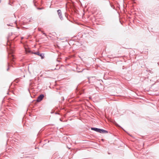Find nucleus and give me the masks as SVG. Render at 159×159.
<instances>
[{
	"label": "nucleus",
	"mask_w": 159,
	"mask_h": 159,
	"mask_svg": "<svg viewBox=\"0 0 159 159\" xmlns=\"http://www.w3.org/2000/svg\"><path fill=\"white\" fill-rule=\"evenodd\" d=\"M91 129L100 133H108L107 130L92 127L91 128Z\"/></svg>",
	"instance_id": "1"
},
{
	"label": "nucleus",
	"mask_w": 159,
	"mask_h": 159,
	"mask_svg": "<svg viewBox=\"0 0 159 159\" xmlns=\"http://www.w3.org/2000/svg\"><path fill=\"white\" fill-rule=\"evenodd\" d=\"M14 51L12 49H11L9 51H8L9 58L11 61L13 60L14 59V57L12 54L13 53Z\"/></svg>",
	"instance_id": "2"
},
{
	"label": "nucleus",
	"mask_w": 159,
	"mask_h": 159,
	"mask_svg": "<svg viewBox=\"0 0 159 159\" xmlns=\"http://www.w3.org/2000/svg\"><path fill=\"white\" fill-rule=\"evenodd\" d=\"M57 12L60 19L61 20H62L63 19L62 17V15L61 10H60V9L58 10H57Z\"/></svg>",
	"instance_id": "3"
},
{
	"label": "nucleus",
	"mask_w": 159,
	"mask_h": 159,
	"mask_svg": "<svg viewBox=\"0 0 159 159\" xmlns=\"http://www.w3.org/2000/svg\"><path fill=\"white\" fill-rule=\"evenodd\" d=\"M44 97V95L43 94H41L38 96L37 99V101L39 102L41 101Z\"/></svg>",
	"instance_id": "4"
},
{
	"label": "nucleus",
	"mask_w": 159,
	"mask_h": 159,
	"mask_svg": "<svg viewBox=\"0 0 159 159\" xmlns=\"http://www.w3.org/2000/svg\"><path fill=\"white\" fill-rule=\"evenodd\" d=\"M33 53L40 56L41 57V59H43V58L44 54L43 53H40L39 52H36Z\"/></svg>",
	"instance_id": "5"
},
{
	"label": "nucleus",
	"mask_w": 159,
	"mask_h": 159,
	"mask_svg": "<svg viewBox=\"0 0 159 159\" xmlns=\"http://www.w3.org/2000/svg\"><path fill=\"white\" fill-rule=\"evenodd\" d=\"M25 51L26 53L29 52H30V51L29 49H25Z\"/></svg>",
	"instance_id": "6"
},
{
	"label": "nucleus",
	"mask_w": 159,
	"mask_h": 159,
	"mask_svg": "<svg viewBox=\"0 0 159 159\" xmlns=\"http://www.w3.org/2000/svg\"><path fill=\"white\" fill-rule=\"evenodd\" d=\"M43 34H44V35H46V34H45V33H43Z\"/></svg>",
	"instance_id": "7"
},
{
	"label": "nucleus",
	"mask_w": 159,
	"mask_h": 159,
	"mask_svg": "<svg viewBox=\"0 0 159 159\" xmlns=\"http://www.w3.org/2000/svg\"><path fill=\"white\" fill-rule=\"evenodd\" d=\"M9 68H8L7 69V70L8 71L9 70Z\"/></svg>",
	"instance_id": "8"
},
{
	"label": "nucleus",
	"mask_w": 159,
	"mask_h": 159,
	"mask_svg": "<svg viewBox=\"0 0 159 159\" xmlns=\"http://www.w3.org/2000/svg\"><path fill=\"white\" fill-rule=\"evenodd\" d=\"M1 0H0V3L1 2Z\"/></svg>",
	"instance_id": "9"
},
{
	"label": "nucleus",
	"mask_w": 159,
	"mask_h": 159,
	"mask_svg": "<svg viewBox=\"0 0 159 159\" xmlns=\"http://www.w3.org/2000/svg\"><path fill=\"white\" fill-rule=\"evenodd\" d=\"M60 121H61V119H60Z\"/></svg>",
	"instance_id": "10"
},
{
	"label": "nucleus",
	"mask_w": 159,
	"mask_h": 159,
	"mask_svg": "<svg viewBox=\"0 0 159 159\" xmlns=\"http://www.w3.org/2000/svg\"><path fill=\"white\" fill-rule=\"evenodd\" d=\"M102 141H103V139H102Z\"/></svg>",
	"instance_id": "11"
}]
</instances>
